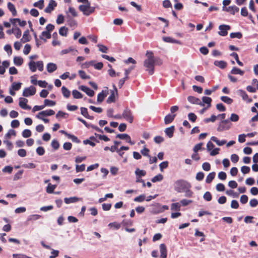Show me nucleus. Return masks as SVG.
I'll return each instance as SVG.
<instances>
[{
	"label": "nucleus",
	"instance_id": "5701e85b",
	"mask_svg": "<svg viewBox=\"0 0 258 258\" xmlns=\"http://www.w3.org/2000/svg\"><path fill=\"white\" fill-rule=\"evenodd\" d=\"M214 64L221 69H224L227 66V63L223 60H216L214 61Z\"/></svg>",
	"mask_w": 258,
	"mask_h": 258
},
{
	"label": "nucleus",
	"instance_id": "e433bc0d",
	"mask_svg": "<svg viewBox=\"0 0 258 258\" xmlns=\"http://www.w3.org/2000/svg\"><path fill=\"white\" fill-rule=\"evenodd\" d=\"M68 29L66 27H61L59 30V33L62 36H66L68 34Z\"/></svg>",
	"mask_w": 258,
	"mask_h": 258
},
{
	"label": "nucleus",
	"instance_id": "bb28decb",
	"mask_svg": "<svg viewBox=\"0 0 258 258\" xmlns=\"http://www.w3.org/2000/svg\"><path fill=\"white\" fill-rule=\"evenodd\" d=\"M106 96L107 94L104 91H102L97 95V102L99 103H101Z\"/></svg>",
	"mask_w": 258,
	"mask_h": 258
},
{
	"label": "nucleus",
	"instance_id": "412c9836",
	"mask_svg": "<svg viewBox=\"0 0 258 258\" xmlns=\"http://www.w3.org/2000/svg\"><path fill=\"white\" fill-rule=\"evenodd\" d=\"M57 69V66L54 63H48L47 64V70L49 73H52Z\"/></svg>",
	"mask_w": 258,
	"mask_h": 258
},
{
	"label": "nucleus",
	"instance_id": "338daca9",
	"mask_svg": "<svg viewBox=\"0 0 258 258\" xmlns=\"http://www.w3.org/2000/svg\"><path fill=\"white\" fill-rule=\"evenodd\" d=\"M202 168L205 171H208L211 169V165L209 163L205 162L202 165Z\"/></svg>",
	"mask_w": 258,
	"mask_h": 258
},
{
	"label": "nucleus",
	"instance_id": "cd10ccee",
	"mask_svg": "<svg viewBox=\"0 0 258 258\" xmlns=\"http://www.w3.org/2000/svg\"><path fill=\"white\" fill-rule=\"evenodd\" d=\"M14 63L16 66H20L23 63V59L20 56H15L14 58Z\"/></svg>",
	"mask_w": 258,
	"mask_h": 258
},
{
	"label": "nucleus",
	"instance_id": "3c124183",
	"mask_svg": "<svg viewBox=\"0 0 258 258\" xmlns=\"http://www.w3.org/2000/svg\"><path fill=\"white\" fill-rule=\"evenodd\" d=\"M78 73L80 77L83 79H89L90 78V76L87 75L85 72L83 71H79Z\"/></svg>",
	"mask_w": 258,
	"mask_h": 258
},
{
	"label": "nucleus",
	"instance_id": "473e14b6",
	"mask_svg": "<svg viewBox=\"0 0 258 258\" xmlns=\"http://www.w3.org/2000/svg\"><path fill=\"white\" fill-rule=\"evenodd\" d=\"M135 174L137 177H142V176H145L146 174V172L144 170H140L139 168H137L135 171Z\"/></svg>",
	"mask_w": 258,
	"mask_h": 258
},
{
	"label": "nucleus",
	"instance_id": "9b49d317",
	"mask_svg": "<svg viewBox=\"0 0 258 258\" xmlns=\"http://www.w3.org/2000/svg\"><path fill=\"white\" fill-rule=\"evenodd\" d=\"M212 99L210 97L204 96L202 98V101L199 105L205 106L206 104L207 108H210L211 106Z\"/></svg>",
	"mask_w": 258,
	"mask_h": 258
},
{
	"label": "nucleus",
	"instance_id": "4be33fe9",
	"mask_svg": "<svg viewBox=\"0 0 258 258\" xmlns=\"http://www.w3.org/2000/svg\"><path fill=\"white\" fill-rule=\"evenodd\" d=\"M81 113L82 115H83L85 117L92 119L93 118V117L90 116L88 114L87 109L85 107H81Z\"/></svg>",
	"mask_w": 258,
	"mask_h": 258
},
{
	"label": "nucleus",
	"instance_id": "bf43d9fd",
	"mask_svg": "<svg viewBox=\"0 0 258 258\" xmlns=\"http://www.w3.org/2000/svg\"><path fill=\"white\" fill-rule=\"evenodd\" d=\"M31 46L30 45L27 44L25 45L24 48L23 49V53L25 55H27L29 53L30 50H31Z\"/></svg>",
	"mask_w": 258,
	"mask_h": 258
},
{
	"label": "nucleus",
	"instance_id": "ea45409f",
	"mask_svg": "<svg viewBox=\"0 0 258 258\" xmlns=\"http://www.w3.org/2000/svg\"><path fill=\"white\" fill-rule=\"evenodd\" d=\"M221 100L228 104H231L233 102V100L228 96H222Z\"/></svg>",
	"mask_w": 258,
	"mask_h": 258
},
{
	"label": "nucleus",
	"instance_id": "4d7b16f0",
	"mask_svg": "<svg viewBox=\"0 0 258 258\" xmlns=\"http://www.w3.org/2000/svg\"><path fill=\"white\" fill-rule=\"evenodd\" d=\"M146 199L145 195H141L134 199V201L137 202H142Z\"/></svg>",
	"mask_w": 258,
	"mask_h": 258
},
{
	"label": "nucleus",
	"instance_id": "5fc2aeb1",
	"mask_svg": "<svg viewBox=\"0 0 258 258\" xmlns=\"http://www.w3.org/2000/svg\"><path fill=\"white\" fill-rule=\"evenodd\" d=\"M4 143L6 145L7 148L8 150H12L13 149V145L10 141L6 139L4 141Z\"/></svg>",
	"mask_w": 258,
	"mask_h": 258
},
{
	"label": "nucleus",
	"instance_id": "09e8293b",
	"mask_svg": "<svg viewBox=\"0 0 258 258\" xmlns=\"http://www.w3.org/2000/svg\"><path fill=\"white\" fill-rule=\"evenodd\" d=\"M230 36L231 38H237L238 39H240L242 37V35L240 32H235L230 33Z\"/></svg>",
	"mask_w": 258,
	"mask_h": 258
},
{
	"label": "nucleus",
	"instance_id": "e2e57ef3",
	"mask_svg": "<svg viewBox=\"0 0 258 258\" xmlns=\"http://www.w3.org/2000/svg\"><path fill=\"white\" fill-rule=\"evenodd\" d=\"M216 188L218 191H223L225 190V186L222 183H218L216 186Z\"/></svg>",
	"mask_w": 258,
	"mask_h": 258
},
{
	"label": "nucleus",
	"instance_id": "a19ab883",
	"mask_svg": "<svg viewBox=\"0 0 258 258\" xmlns=\"http://www.w3.org/2000/svg\"><path fill=\"white\" fill-rule=\"evenodd\" d=\"M56 187V185H52L50 183H49L47 185V188H46V191L48 193L51 194L54 191V190L55 189Z\"/></svg>",
	"mask_w": 258,
	"mask_h": 258
},
{
	"label": "nucleus",
	"instance_id": "20e7f679",
	"mask_svg": "<svg viewBox=\"0 0 258 258\" xmlns=\"http://www.w3.org/2000/svg\"><path fill=\"white\" fill-rule=\"evenodd\" d=\"M29 67L32 72H36L37 68L40 71H42L43 70V63L42 61H38L35 62L33 60H30L29 62Z\"/></svg>",
	"mask_w": 258,
	"mask_h": 258
},
{
	"label": "nucleus",
	"instance_id": "a878e982",
	"mask_svg": "<svg viewBox=\"0 0 258 258\" xmlns=\"http://www.w3.org/2000/svg\"><path fill=\"white\" fill-rule=\"evenodd\" d=\"M8 8L12 13L13 16H15L17 15V11L15 6L11 3H8Z\"/></svg>",
	"mask_w": 258,
	"mask_h": 258
},
{
	"label": "nucleus",
	"instance_id": "7c9ffc66",
	"mask_svg": "<svg viewBox=\"0 0 258 258\" xmlns=\"http://www.w3.org/2000/svg\"><path fill=\"white\" fill-rule=\"evenodd\" d=\"M215 172H212L210 173L206 177V182L208 183H210L212 182L215 176Z\"/></svg>",
	"mask_w": 258,
	"mask_h": 258
},
{
	"label": "nucleus",
	"instance_id": "a211bd4d",
	"mask_svg": "<svg viewBox=\"0 0 258 258\" xmlns=\"http://www.w3.org/2000/svg\"><path fill=\"white\" fill-rule=\"evenodd\" d=\"M80 200L79 198L76 197H70V198H65L64 199V201L66 204H69L71 203H76L79 201Z\"/></svg>",
	"mask_w": 258,
	"mask_h": 258
},
{
	"label": "nucleus",
	"instance_id": "58836bf2",
	"mask_svg": "<svg viewBox=\"0 0 258 258\" xmlns=\"http://www.w3.org/2000/svg\"><path fill=\"white\" fill-rule=\"evenodd\" d=\"M71 51H75L76 52H78V51L77 50L74 49V48H73L72 47H69V48L62 50L60 51V53L61 55H63V54H67Z\"/></svg>",
	"mask_w": 258,
	"mask_h": 258
},
{
	"label": "nucleus",
	"instance_id": "dca6fc26",
	"mask_svg": "<svg viewBox=\"0 0 258 258\" xmlns=\"http://www.w3.org/2000/svg\"><path fill=\"white\" fill-rule=\"evenodd\" d=\"M187 100L189 102L193 104L200 105L201 103V100L200 99L192 96L187 97Z\"/></svg>",
	"mask_w": 258,
	"mask_h": 258
},
{
	"label": "nucleus",
	"instance_id": "c9c22d12",
	"mask_svg": "<svg viewBox=\"0 0 258 258\" xmlns=\"http://www.w3.org/2000/svg\"><path fill=\"white\" fill-rule=\"evenodd\" d=\"M108 226L110 228L118 229L121 227V224L117 222H112L108 224Z\"/></svg>",
	"mask_w": 258,
	"mask_h": 258
},
{
	"label": "nucleus",
	"instance_id": "4468645a",
	"mask_svg": "<svg viewBox=\"0 0 258 258\" xmlns=\"http://www.w3.org/2000/svg\"><path fill=\"white\" fill-rule=\"evenodd\" d=\"M237 94L240 95L244 100L247 102H250L252 101L251 99L249 98L246 93L242 90H238Z\"/></svg>",
	"mask_w": 258,
	"mask_h": 258
},
{
	"label": "nucleus",
	"instance_id": "c03bdc74",
	"mask_svg": "<svg viewBox=\"0 0 258 258\" xmlns=\"http://www.w3.org/2000/svg\"><path fill=\"white\" fill-rule=\"evenodd\" d=\"M171 210L173 211H179L180 210V205L179 203H176L172 204L171 206Z\"/></svg>",
	"mask_w": 258,
	"mask_h": 258
},
{
	"label": "nucleus",
	"instance_id": "a18cd8bd",
	"mask_svg": "<svg viewBox=\"0 0 258 258\" xmlns=\"http://www.w3.org/2000/svg\"><path fill=\"white\" fill-rule=\"evenodd\" d=\"M12 136H16V132L14 130H10L5 135V138L6 139H10Z\"/></svg>",
	"mask_w": 258,
	"mask_h": 258
},
{
	"label": "nucleus",
	"instance_id": "49530a36",
	"mask_svg": "<svg viewBox=\"0 0 258 258\" xmlns=\"http://www.w3.org/2000/svg\"><path fill=\"white\" fill-rule=\"evenodd\" d=\"M41 217V216L39 215L33 214V215H30L28 217V221L37 220L39 219Z\"/></svg>",
	"mask_w": 258,
	"mask_h": 258
},
{
	"label": "nucleus",
	"instance_id": "4c0bfd02",
	"mask_svg": "<svg viewBox=\"0 0 258 258\" xmlns=\"http://www.w3.org/2000/svg\"><path fill=\"white\" fill-rule=\"evenodd\" d=\"M239 116L235 113H232L229 118V121L232 122H237L239 120Z\"/></svg>",
	"mask_w": 258,
	"mask_h": 258
},
{
	"label": "nucleus",
	"instance_id": "052dcab7",
	"mask_svg": "<svg viewBox=\"0 0 258 258\" xmlns=\"http://www.w3.org/2000/svg\"><path fill=\"white\" fill-rule=\"evenodd\" d=\"M217 118V116H215V115H212L210 118H205L204 119V121L206 123H208L209 122H214L215 121Z\"/></svg>",
	"mask_w": 258,
	"mask_h": 258
},
{
	"label": "nucleus",
	"instance_id": "6e6d98bb",
	"mask_svg": "<svg viewBox=\"0 0 258 258\" xmlns=\"http://www.w3.org/2000/svg\"><path fill=\"white\" fill-rule=\"evenodd\" d=\"M168 166V161H164L161 163L159 165V167L161 171H163V170L166 168Z\"/></svg>",
	"mask_w": 258,
	"mask_h": 258
},
{
	"label": "nucleus",
	"instance_id": "2f4dec72",
	"mask_svg": "<svg viewBox=\"0 0 258 258\" xmlns=\"http://www.w3.org/2000/svg\"><path fill=\"white\" fill-rule=\"evenodd\" d=\"M231 73L234 75L239 74L242 76L244 74V72L238 68L234 67L231 71Z\"/></svg>",
	"mask_w": 258,
	"mask_h": 258
},
{
	"label": "nucleus",
	"instance_id": "0eeeda50",
	"mask_svg": "<svg viewBox=\"0 0 258 258\" xmlns=\"http://www.w3.org/2000/svg\"><path fill=\"white\" fill-rule=\"evenodd\" d=\"M219 35L222 36H225L228 34V31L230 29V26L227 25H221L219 26Z\"/></svg>",
	"mask_w": 258,
	"mask_h": 258
},
{
	"label": "nucleus",
	"instance_id": "6e6552de",
	"mask_svg": "<svg viewBox=\"0 0 258 258\" xmlns=\"http://www.w3.org/2000/svg\"><path fill=\"white\" fill-rule=\"evenodd\" d=\"M55 112L52 109H48L46 110L42 111L39 112L36 115L37 118H42V117L51 116L54 115Z\"/></svg>",
	"mask_w": 258,
	"mask_h": 258
},
{
	"label": "nucleus",
	"instance_id": "9d476101",
	"mask_svg": "<svg viewBox=\"0 0 258 258\" xmlns=\"http://www.w3.org/2000/svg\"><path fill=\"white\" fill-rule=\"evenodd\" d=\"M28 102V100L27 99L23 97H20L19 98V105L24 109L30 110L31 107L27 105Z\"/></svg>",
	"mask_w": 258,
	"mask_h": 258
},
{
	"label": "nucleus",
	"instance_id": "ddd939ff",
	"mask_svg": "<svg viewBox=\"0 0 258 258\" xmlns=\"http://www.w3.org/2000/svg\"><path fill=\"white\" fill-rule=\"evenodd\" d=\"M160 252V257L161 258H166L167 255V251L166 246L165 244L162 243L159 246Z\"/></svg>",
	"mask_w": 258,
	"mask_h": 258
},
{
	"label": "nucleus",
	"instance_id": "c85d7f7f",
	"mask_svg": "<svg viewBox=\"0 0 258 258\" xmlns=\"http://www.w3.org/2000/svg\"><path fill=\"white\" fill-rule=\"evenodd\" d=\"M61 92L63 96L67 98H69L71 95L70 91L64 86L62 87Z\"/></svg>",
	"mask_w": 258,
	"mask_h": 258
},
{
	"label": "nucleus",
	"instance_id": "0e129e2a",
	"mask_svg": "<svg viewBox=\"0 0 258 258\" xmlns=\"http://www.w3.org/2000/svg\"><path fill=\"white\" fill-rule=\"evenodd\" d=\"M203 144L201 143L196 145L193 149L195 153H197L199 151L202 149Z\"/></svg>",
	"mask_w": 258,
	"mask_h": 258
},
{
	"label": "nucleus",
	"instance_id": "f3484780",
	"mask_svg": "<svg viewBox=\"0 0 258 258\" xmlns=\"http://www.w3.org/2000/svg\"><path fill=\"white\" fill-rule=\"evenodd\" d=\"M174 130V126L172 125L170 127L166 128L165 130V133L169 138H171L173 136Z\"/></svg>",
	"mask_w": 258,
	"mask_h": 258
},
{
	"label": "nucleus",
	"instance_id": "c756f323",
	"mask_svg": "<svg viewBox=\"0 0 258 258\" xmlns=\"http://www.w3.org/2000/svg\"><path fill=\"white\" fill-rule=\"evenodd\" d=\"M121 226H122L126 231L129 232V220L128 219H124L122 222L120 223Z\"/></svg>",
	"mask_w": 258,
	"mask_h": 258
},
{
	"label": "nucleus",
	"instance_id": "8fccbe9b",
	"mask_svg": "<svg viewBox=\"0 0 258 258\" xmlns=\"http://www.w3.org/2000/svg\"><path fill=\"white\" fill-rule=\"evenodd\" d=\"M22 136L24 138H29L31 136V132L30 130H24L22 132Z\"/></svg>",
	"mask_w": 258,
	"mask_h": 258
},
{
	"label": "nucleus",
	"instance_id": "f704fd0d",
	"mask_svg": "<svg viewBox=\"0 0 258 258\" xmlns=\"http://www.w3.org/2000/svg\"><path fill=\"white\" fill-rule=\"evenodd\" d=\"M72 95L74 98L76 99H80L83 97L82 94L77 90H74L73 91Z\"/></svg>",
	"mask_w": 258,
	"mask_h": 258
},
{
	"label": "nucleus",
	"instance_id": "72a5a7b5",
	"mask_svg": "<svg viewBox=\"0 0 258 258\" xmlns=\"http://www.w3.org/2000/svg\"><path fill=\"white\" fill-rule=\"evenodd\" d=\"M33 6L39 9H42L44 7V0H39L33 4Z\"/></svg>",
	"mask_w": 258,
	"mask_h": 258
},
{
	"label": "nucleus",
	"instance_id": "f257e3e1",
	"mask_svg": "<svg viewBox=\"0 0 258 258\" xmlns=\"http://www.w3.org/2000/svg\"><path fill=\"white\" fill-rule=\"evenodd\" d=\"M146 56L147 58L144 61V66L146 70L151 75L154 73L155 65L161 66L163 63V61L159 57H154L153 53L151 51H147Z\"/></svg>",
	"mask_w": 258,
	"mask_h": 258
},
{
	"label": "nucleus",
	"instance_id": "680f3d73",
	"mask_svg": "<svg viewBox=\"0 0 258 258\" xmlns=\"http://www.w3.org/2000/svg\"><path fill=\"white\" fill-rule=\"evenodd\" d=\"M85 169V165L82 164L81 165H76V170L77 172H82Z\"/></svg>",
	"mask_w": 258,
	"mask_h": 258
},
{
	"label": "nucleus",
	"instance_id": "864d4df0",
	"mask_svg": "<svg viewBox=\"0 0 258 258\" xmlns=\"http://www.w3.org/2000/svg\"><path fill=\"white\" fill-rule=\"evenodd\" d=\"M98 47L99 48V51L103 53H107L108 50V48L102 44H98L97 45Z\"/></svg>",
	"mask_w": 258,
	"mask_h": 258
},
{
	"label": "nucleus",
	"instance_id": "f8f14e48",
	"mask_svg": "<svg viewBox=\"0 0 258 258\" xmlns=\"http://www.w3.org/2000/svg\"><path fill=\"white\" fill-rule=\"evenodd\" d=\"M57 4L54 0L49 1L48 5L45 9L44 12L47 13H50L53 10L54 8L56 6Z\"/></svg>",
	"mask_w": 258,
	"mask_h": 258
},
{
	"label": "nucleus",
	"instance_id": "b1692460",
	"mask_svg": "<svg viewBox=\"0 0 258 258\" xmlns=\"http://www.w3.org/2000/svg\"><path fill=\"white\" fill-rule=\"evenodd\" d=\"M30 40V35H29V30H26L24 32L23 37L21 39V41L23 43L28 42Z\"/></svg>",
	"mask_w": 258,
	"mask_h": 258
},
{
	"label": "nucleus",
	"instance_id": "2eb2a0df",
	"mask_svg": "<svg viewBox=\"0 0 258 258\" xmlns=\"http://www.w3.org/2000/svg\"><path fill=\"white\" fill-rule=\"evenodd\" d=\"M80 89L85 92L88 96H93L94 95V92L89 88L85 86H81L79 87Z\"/></svg>",
	"mask_w": 258,
	"mask_h": 258
},
{
	"label": "nucleus",
	"instance_id": "393cba45",
	"mask_svg": "<svg viewBox=\"0 0 258 258\" xmlns=\"http://www.w3.org/2000/svg\"><path fill=\"white\" fill-rule=\"evenodd\" d=\"M211 140L215 142L216 144L219 146H223L226 143V141L225 140L220 141L217 138L214 136L211 137Z\"/></svg>",
	"mask_w": 258,
	"mask_h": 258
},
{
	"label": "nucleus",
	"instance_id": "79ce46f5",
	"mask_svg": "<svg viewBox=\"0 0 258 258\" xmlns=\"http://www.w3.org/2000/svg\"><path fill=\"white\" fill-rule=\"evenodd\" d=\"M56 103L55 101L48 100V99H45L44 101V104L45 107V106H53L55 105Z\"/></svg>",
	"mask_w": 258,
	"mask_h": 258
},
{
	"label": "nucleus",
	"instance_id": "37998d69",
	"mask_svg": "<svg viewBox=\"0 0 258 258\" xmlns=\"http://www.w3.org/2000/svg\"><path fill=\"white\" fill-rule=\"evenodd\" d=\"M163 178V176L162 174H159L157 175H156L155 176H154L152 179H151V181L153 182H158V181H161Z\"/></svg>",
	"mask_w": 258,
	"mask_h": 258
},
{
	"label": "nucleus",
	"instance_id": "774afa93",
	"mask_svg": "<svg viewBox=\"0 0 258 258\" xmlns=\"http://www.w3.org/2000/svg\"><path fill=\"white\" fill-rule=\"evenodd\" d=\"M258 205V200L256 199H253L249 202V205L251 207H255Z\"/></svg>",
	"mask_w": 258,
	"mask_h": 258
},
{
	"label": "nucleus",
	"instance_id": "13d9d810",
	"mask_svg": "<svg viewBox=\"0 0 258 258\" xmlns=\"http://www.w3.org/2000/svg\"><path fill=\"white\" fill-rule=\"evenodd\" d=\"M204 199L207 201H210L212 200V195L209 191L206 192L203 196Z\"/></svg>",
	"mask_w": 258,
	"mask_h": 258
},
{
	"label": "nucleus",
	"instance_id": "39448f33",
	"mask_svg": "<svg viewBox=\"0 0 258 258\" xmlns=\"http://www.w3.org/2000/svg\"><path fill=\"white\" fill-rule=\"evenodd\" d=\"M231 127V123L230 122L229 120L225 119L222 120L219 123L217 127V131L218 132H223L225 130H228Z\"/></svg>",
	"mask_w": 258,
	"mask_h": 258
},
{
	"label": "nucleus",
	"instance_id": "603ef678",
	"mask_svg": "<svg viewBox=\"0 0 258 258\" xmlns=\"http://www.w3.org/2000/svg\"><path fill=\"white\" fill-rule=\"evenodd\" d=\"M22 83L14 82L12 85V88L14 90L17 91L19 90L21 87Z\"/></svg>",
	"mask_w": 258,
	"mask_h": 258
},
{
	"label": "nucleus",
	"instance_id": "6ab92c4d",
	"mask_svg": "<svg viewBox=\"0 0 258 258\" xmlns=\"http://www.w3.org/2000/svg\"><path fill=\"white\" fill-rule=\"evenodd\" d=\"M175 114H169L165 116L164 118L165 123L166 124H168L172 122L175 117Z\"/></svg>",
	"mask_w": 258,
	"mask_h": 258
},
{
	"label": "nucleus",
	"instance_id": "aec40b11",
	"mask_svg": "<svg viewBox=\"0 0 258 258\" xmlns=\"http://www.w3.org/2000/svg\"><path fill=\"white\" fill-rule=\"evenodd\" d=\"M39 37L41 39L43 40L44 41H46L47 39L51 38V34L48 31H44L42 32Z\"/></svg>",
	"mask_w": 258,
	"mask_h": 258
},
{
	"label": "nucleus",
	"instance_id": "423d86ee",
	"mask_svg": "<svg viewBox=\"0 0 258 258\" xmlns=\"http://www.w3.org/2000/svg\"><path fill=\"white\" fill-rule=\"evenodd\" d=\"M36 93V88L33 86H31L28 88H26L23 92V95L24 97H29L30 96L34 95Z\"/></svg>",
	"mask_w": 258,
	"mask_h": 258
},
{
	"label": "nucleus",
	"instance_id": "1a4fd4ad",
	"mask_svg": "<svg viewBox=\"0 0 258 258\" xmlns=\"http://www.w3.org/2000/svg\"><path fill=\"white\" fill-rule=\"evenodd\" d=\"M239 8L236 6H231L228 7H222V10L223 11L227 12L233 15H235L236 13H237L239 11Z\"/></svg>",
	"mask_w": 258,
	"mask_h": 258
},
{
	"label": "nucleus",
	"instance_id": "f03ea898",
	"mask_svg": "<svg viewBox=\"0 0 258 258\" xmlns=\"http://www.w3.org/2000/svg\"><path fill=\"white\" fill-rule=\"evenodd\" d=\"M190 187V184L183 180H178L174 183V189L178 192H182L185 189Z\"/></svg>",
	"mask_w": 258,
	"mask_h": 258
},
{
	"label": "nucleus",
	"instance_id": "de8ad7c7",
	"mask_svg": "<svg viewBox=\"0 0 258 258\" xmlns=\"http://www.w3.org/2000/svg\"><path fill=\"white\" fill-rule=\"evenodd\" d=\"M69 13H70L73 17H77L78 16L76 10L73 7H69L68 12H67V13L68 14Z\"/></svg>",
	"mask_w": 258,
	"mask_h": 258
},
{
	"label": "nucleus",
	"instance_id": "7ed1b4c3",
	"mask_svg": "<svg viewBox=\"0 0 258 258\" xmlns=\"http://www.w3.org/2000/svg\"><path fill=\"white\" fill-rule=\"evenodd\" d=\"M79 9L85 16H89L95 11V7H91L89 2L85 4L79 6Z\"/></svg>",
	"mask_w": 258,
	"mask_h": 258
},
{
	"label": "nucleus",
	"instance_id": "69168bd1",
	"mask_svg": "<svg viewBox=\"0 0 258 258\" xmlns=\"http://www.w3.org/2000/svg\"><path fill=\"white\" fill-rule=\"evenodd\" d=\"M51 146L55 149L57 150L59 147V144L58 142L56 140H53L51 142Z\"/></svg>",
	"mask_w": 258,
	"mask_h": 258
}]
</instances>
